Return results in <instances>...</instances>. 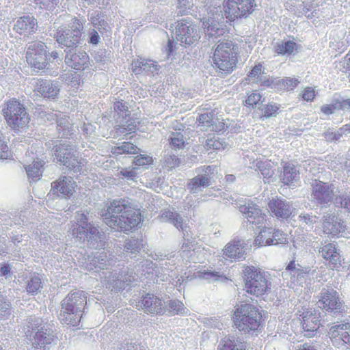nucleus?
<instances>
[{
  "instance_id": "de8ad7c7",
  "label": "nucleus",
  "mask_w": 350,
  "mask_h": 350,
  "mask_svg": "<svg viewBox=\"0 0 350 350\" xmlns=\"http://www.w3.org/2000/svg\"><path fill=\"white\" fill-rule=\"evenodd\" d=\"M226 146L224 139H221L218 137L207 139L206 140V147L207 150H224Z\"/></svg>"
},
{
  "instance_id": "20e7f679",
  "label": "nucleus",
  "mask_w": 350,
  "mask_h": 350,
  "mask_svg": "<svg viewBox=\"0 0 350 350\" xmlns=\"http://www.w3.org/2000/svg\"><path fill=\"white\" fill-rule=\"evenodd\" d=\"M25 336L29 343L36 349L46 350L56 338L51 323L42 318L30 316L27 319Z\"/></svg>"
},
{
  "instance_id": "a878e982",
  "label": "nucleus",
  "mask_w": 350,
  "mask_h": 350,
  "mask_svg": "<svg viewBox=\"0 0 350 350\" xmlns=\"http://www.w3.org/2000/svg\"><path fill=\"white\" fill-rule=\"evenodd\" d=\"M302 327L305 336L312 337L315 335L320 325V314L316 310H310L303 312Z\"/></svg>"
},
{
  "instance_id": "c03bdc74",
  "label": "nucleus",
  "mask_w": 350,
  "mask_h": 350,
  "mask_svg": "<svg viewBox=\"0 0 350 350\" xmlns=\"http://www.w3.org/2000/svg\"><path fill=\"white\" fill-rule=\"evenodd\" d=\"M61 79L62 81L73 89H77L80 85V78L75 72L65 73L61 75Z\"/></svg>"
},
{
  "instance_id": "6e6d98bb",
  "label": "nucleus",
  "mask_w": 350,
  "mask_h": 350,
  "mask_svg": "<svg viewBox=\"0 0 350 350\" xmlns=\"http://www.w3.org/2000/svg\"><path fill=\"white\" fill-rule=\"evenodd\" d=\"M271 237L273 241L272 245L283 244L286 241L285 234L279 230H275L272 228Z\"/></svg>"
},
{
  "instance_id": "2f4dec72",
  "label": "nucleus",
  "mask_w": 350,
  "mask_h": 350,
  "mask_svg": "<svg viewBox=\"0 0 350 350\" xmlns=\"http://www.w3.org/2000/svg\"><path fill=\"white\" fill-rule=\"evenodd\" d=\"M75 182L70 176H63L52 183V189L59 193L62 198H70L75 192Z\"/></svg>"
},
{
  "instance_id": "864d4df0",
  "label": "nucleus",
  "mask_w": 350,
  "mask_h": 350,
  "mask_svg": "<svg viewBox=\"0 0 350 350\" xmlns=\"http://www.w3.org/2000/svg\"><path fill=\"white\" fill-rule=\"evenodd\" d=\"M256 167L258 170L264 178H270L273 174V171L270 167V164L266 162L258 161L256 164Z\"/></svg>"
},
{
  "instance_id": "603ef678",
  "label": "nucleus",
  "mask_w": 350,
  "mask_h": 350,
  "mask_svg": "<svg viewBox=\"0 0 350 350\" xmlns=\"http://www.w3.org/2000/svg\"><path fill=\"white\" fill-rule=\"evenodd\" d=\"M177 10L178 15L187 14L193 6V3L188 0H177Z\"/></svg>"
},
{
  "instance_id": "e433bc0d",
  "label": "nucleus",
  "mask_w": 350,
  "mask_h": 350,
  "mask_svg": "<svg viewBox=\"0 0 350 350\" xmlns=\"http://www.w3.org/2000/svg\"><path fill=\"white\" fill-rule=\"evenodd\" d=\"M44 283L41 276L38 273H33L26 282V291L32 295H37L43 288Z\"/></svg>"
},
{
  "instance_id": "4d7b16f0",
  "label": "nucleus",
  "mask_w": 350,
  "mask_h": 350,
  "mask_svg": "<svg viewBox=\"0 0 350 350\" xmlns=\"http://www.w3.org/2000/svg\"><path fill=\"white\" fill-rule=\"evenodd\" d=\"M115 350H144L143 347L139 345L130 342L129 340L123 341Z\"/></svg>"
},
{
  "instance_id": "ea45409f",
  "label": "nucleus",
  "mask_w": 350,
  "mask_h": 350,
  "mask_svg": "<svg viewBox=\"0 0 350 350\" xmlns=\"http://www.w3.org/2000/svg\"><path fill=\"white\" fill-rule=\"evenodd\" d=\"M296 47V43L291 40L278 42L274 44L275 52L278 55H291Z\"/></svg>"
},
{
  "instance_id": "e2e57ef3",
  "label": "nucleus",
  "mask_w": 350,
  "mask_h": 350,
  "mask_svg": "<svg viewBox=\"0 0 350 350\" xmlns=\"http://www.w3.org/2000/svg\"><path fill=\"white\" fill-rule=\"evenodd\" d=\"M336 104H338L337 98L333 99V100L332 101V103L330 105H326L322 106L321 111L326 115L332 114L335 110L339 109V108H335V106H336Z\"/></svg>"
},
{
  "instance_id": "f257e3e1",
  "label": "nucleus",
  "mask_w": 350,
  "mask_h": 350,
  "mask_svg": "<svg viewBox=\"0 0 350 350\" xmlns=\"http://www.w3.org/2000/svg\"><path fill=\"white\" fill-rule=\"evenodd\" d=\"M117 258L105 250L96 252L92 258L88 269L98 273L103 285L111 291L118 293L133 282L135 277L127 268L120 267Z\"/></svg>"
},
{
  "instance_id": "a18cd8bd",
  "label": "nucleus",
  "mask_w": 350,
  "mask_h": 350,
  "mask_svg": "<svg viewBox=\"0 0 350 350\" xmlns=\"http://www.w3.org/2000/svg\"><path fill=\"white\" fill-rule=\"evenodd\" d=\"M137 146L130 142H123L120 146H116L112 149V152L115 154H135L137 152Z\"/></svg>"
},
{
  "instance_id": "f3484780",
  "label": "nucleus",
  "mask_w": 350,
  "mask_h": 350,
  "mask_svg": "<svg viewBox=\"0 0 350 350\" xmlns=\"http://www.w3.org/2000/svg\"><path fill=\"white\" fill-rule=\"evenodd\" d=\"M256 6L255 0H227L224 5L226 18L233 21L247 16Z\"/></svg>"
},
{
  "instance_id": "58836bf2",
  "label": "nucleus",
  "mask_w": 350,
  "mask_h": 350,
  "mask_svg": "<svg viewBox=\"0 0 350 350\" xmlns=\"http://www.w3.org/2000/svg\"><path fill=\"white\" fill-rule=\"evenodd\" d=\"M44 162L43 161H33V162L25 167V170L29 178L32 181H36L40 179L42 176L43 166Z\"/></svg>"
},
{
  "instance_id": "9d476101",
  "label": "nucleus",
  "mask_w": 350,
  "mask_h": 350,
  "mask_svg": "<svg viewBox=\"0 0 350 350\" xmlns=\"http://www.w3.org/2000/svg\"><path fill=\"white\" fill-rule=\"evenodd\" d=\"M234 316L236 327L245 334L258 330L261 325L262 315L255 306L243 304L237 309Z\"/></svg>"
},
{
  "instance_id": "f03ea898",
  "label": "nucleus",
  "mask_w": 350,
  "mask_h": 350,
  "mask_svg": "<svg viewBox=\"0 0 350 350\" xmlns=\"http://www.w3.org/2000/svg\"><path fill=\"white\" fill-rule=\"evenodd\" d=\"M103 221L111 228L126 232L136 227L141 221V213L131 206L125 198L113 200L102 212Z\"/></svg>"
},
{
  "instance_id": "680f3d73",
  "label": "nucleus",
  "mask_w": 350,
  "mask_h": 350,
  "mask_svg": "<svg viewBox=\"0 0 350 350\" xmlns=\"http://www.w3.org/2000/svg\"><path fill=\"white\" fill-rule=\"evenodd\" d=\"M152 162V159L151 157L142 154L137 156L133 161V163L136 166H144L146 165H149Z\"/></svg>"
},
{
  "instance_id": "9b49d317",
  "label": "nucleus",
  "mask_w": 350,
  "mask_h": 350,
  "mask_svg": "<svg viewBox=\"0 0 350 350\" xmlns=\"http://www.w3.org/2000/svg\"><path fill=\"white\" fill-rule=\"evenodd\" d=\"M56 162L65 165L74 172H81L84 167L83 159H79L75 146L70 142H64L53 148Z\"/></svg>"
},
{
  "instance_id": "2eb2a0df",
  "label": "nucleus",
  "mask_w": 350,
  "mask_h": 350,
  "mask_svg": "<svg viewBox=\"0 0 350 350\" xmlns=\"http://www.w3.org/2000/svg\"><path fill=\"white\" fill-rule=\"evenodd\" d=\"M215 167L208 165L202 166L196 170L197 175L189 179L187 183V189L191 193L198 194L203 191L204 189L213 184Z\"/></svg>"
},
{
  "instance_id": "8fccbe9b",
  "label": "nucleus",
  "mask_w": 350,
  "mask_h": 350,
  "mask_svg": "<svg viewBox=\"0 0 350 350\" xmlns=\"http://www.w3.org/2000/svg\"><path fill=\"white\" fill-rule=\"evenodd\" d=\"M170 312L176 314H183L187 312L188 310L184 304L178 299L170 300L167 305Z\"/></svg>"
},
{
  "instance_id": "338daca9",
  "label": "nucleus",
  "mask_w": 350,
  "mask_h": 350,
  "mask_svg": "<svg viewBox=\"0 0 350 350\" xmlns=\"http://www.w3.org/2000/svg\"><path fill=\"white\" fill-rule=\"evenodd\" d=\"M164 164L169 168L175 167L179 164V159L175 154L170 155L165 158Z\"/></svg>"
},
{
  "instance_id": "0eeeda50",
  "label": "nucleus",
  "mask_w": 350,
  "mask_h": 350,
  "mask_svg": "<svg viewBox=\"0 0 350 350\" xmlns=\"http://www.w3.org/2000/svg\"><path fill=\"white\" fill-rule=\"evenodd\" d=\"M238 46L231 40L219 42L214 51L213 64L220 72L230 73L237 62Z\"/></svg>"
},
{
  "instance_id": "473e14b6",
  "label": "nucleus",
  "mask_w": 350,
  "mask_h": 350,
  "mask_svg": "<svg viewBox=\"0 0 350 350\" xmlns=\"http://www.w3.org/2000/svg\"><path fill=\"white\" fill-rule=\"evenodd\" d=\"M132 69L135 75H154L157 73L159 66L152 60L140 58L133 61Z\"/></svg>"
},
{
  "instance_id": "f704fd0d",
  "label": "nucleus",
  "mask_w": 350,
  "mask_h": 350,
  "mask_svg": "<svg viewBox=\"0 0 350 350\" xmlns=\"http://www.w3.org/2000/svg\"><path fill=\"white\" fill-rule=\"evenodd\" d=\"M246 345L243 339L234 336H228L222 338L217 350H245Z\"/></svg>"
},
{
  "instance_id": "0e129e2a",
  "label": "nucleus",
  "mask_w": 350,
  "mask_h": 350,
  "mask_svg": "<svg viewBox=\"0 0 350 350\" xmlns=\"http://www.w3.org/2000/svg\"><path fill=\"white\" fill-rule=\"evenodd\" d=\"M262 66L261 64H258L256 65L254 67H253L248 76L255 80L256 83H258V79L262 77L260 75L262 72Z\"/></svg>"
},
{
  "instance_id": "7c9ffc66",
  "label": "nucleus",
  "mask_w": 350,
  "mask_h": 350,
  "mask_svg": "<svg viewBox=\"0 0 350 350\" xmlns=\"http://www.w3.org/2000/svg\"><path fill=\"white\" fill-rule=\"evenodd\" d=\"M319 252L321 256L329 261L332 269L338 268L340 266V255L336 245L333 243H328L319 247Z\"/></svg>"
},
{
  "instance_id": "bb28decb",
  "label": "nucleus",
  "mask_w": 350,
  "mask_h": 350,
  "mask_svg": "<svg viewBox=\"0 0 350 350\" xmlns=\"http://www.w3.org/2000/svg\"><path fill=\"white\" fill-rule=\"evenodd\" d=\"M139 304L146 313L162 314L165 312L163 301L152 294L148 293L142 297Z\"/></svg>"
},
{
  "instance_id": "37998d69",
  "label": "nucleus",
  "mask_w": 350,
  "mask_h": 350,
  "mask_svg": "<svg viewBox=\"0 0 350 350\" xmlns=\"http://www.w3.org/2000/svg\"><path fill=\"white\" fill-rule=\"evenodd\" d=\"M169 144L172 149L181 150L185 147V138L180 132H172L170 135Z\"/></svg>"
},
{
  "instance_id": "4be33fe9",
  "label": "nucleus",
  "mask_w": 350,
  "mask_h": 350,
  "mask_svg": "<svg viewBox=\"0 0 350 350\" xmlns=\"http://www.w3.org/2000/svg\"><path fill=\"white\" fill-rule=\"evenodd\" d=\"M322 219L323 229L325 234L338 237L345 233L347 228L345 222L334 213H323Z\"/></svg>"
},
{
  "instance_id": "a211bd4d",
  "label": "nucleus",
  "mask_w": 350,
  "mask_h": 350,
  "mask_svg": "<svg viewBox=\"0 0 350 350\" xmlns=\"http://www.w3.org/2000/svg\"><path fill=\"white\" fill-rule=\"evenodd\" d=\"M317 304L319 308L333 313L336 317L344 310L338 293L331 287L321 290Z\"/></svg>"
},
{
  "instance_id": "4c0bfd02",
  "label": "nucleus",
  "mask_w": 350,
  "mask_h": 350,
  "mask_svg": "<svg viewBox=\"0 0 350 350\" xmlns=\"http://www.w3.org/2000/svg\"><path fill=\"white\" fill-rule=\"evenodd\" d=\"M299 180V170L291 163H286L284 167L282 180L285 185H291Z\"/></svg>"
},
{
  "instance_id": "c9c22d12",
  "label": "nucleus",
  "mask_w": 350,
  "mask_h": 350,
  "mask_svg": "<svg viewBox=\"0 0 350 350\" xmlns=\"http://www.w3.org/2000/svg\"><path fill=\"white\" fill-rule=\"evenodd\" d=\"M332 337H340L346 344L350 346V323H341L330 328Z\"/></svg>"
},
{
  "instance_id": "bf43d9fd",
  "label": "nucleus",
  "mask_w": 350,
  "mask_h": 350,
  "mask_svg": "<svg viewBox=\"0 0 350 350\" xmlns=\"http://www.w3.org/2000/svg\"><path fill=\"white\" fill-rule=\"evenodd\" d=\"M264 113L266 117L274 116L277 111L279 109V106L277 104L262 105V109H260Z\"/></svg>"
},
{
  "instance_id": "5fc2aeb1",
  "label": "nucleus",
  "mask_w": 350,
  "mask_h": 350,
  "mask_svg": "<svg viewBox=\"0 0 350 350\" xmlns=\"http://www.w3.org/2000/svg\"><path fill=\"white\" fill-rule=\"evenodd\" d=\"M299 83L298 79L294 78H285L279 81L280 85L284 90H293Z\"/></svg>"
},
{
  "instance_id": "393cba45",
  "label": "nucleus",
  "mask_w": 350,
  "mask_h": 350,
  "mask_svg": "<svg viewBox=\"0 0 350 350\" xmlns=\"http://www.w3.org/2000/svg\"><path fill=\"white\" fill-rule=\"evenodd\" d=\"M245 243L241 239H234L228 243L223 250L224 258L232 260L245 258Z\"/></svg>"
},
{
  "instance_id": "5701e85b",
  "label": "nucleus",
  "mask_w": 350,
  "mask_h": 350,
  "mask_svg": "<svg viewBox=\"0 0 350 350\" xmlns=\"http://www.w3.org/2000/svg\"><path fill=\"white\" fill-rule=\"evenodd\" d=\"M224 27V18L218 10L213 13L212 16L203 18L204 32L209 37L217 38L224 35L226 31Z\"/></svg>"
},
{
  "instance_id": "412c9836",
  "label": "nucleus",
  "mask_w": 350,
  "mask_h": 350,
  "mask_svg": "<svg viewBox=\"0 0 350 350\" xmlns=\"http://www.w3.org/2000/svg\"><path fill=\"white\" fill-rule=\"evenodd\" d=\"M33 90L44 98L54 100L57 98L60 90V82L57 80L38 79L32 84Z\"/></svg>"
},
{
  "instance_id": "72a5a7b5",
  "label": "nucleus",
  "mask_w": 350,
  "mask_h": 350,
  "mask_svg": "<svg viewBox=\"0 0 350 350\" xmlns=\"http://www.w3.org/2000/svg\"><path fill=\"white\" fill-rule=\"evenodd\" d=\"M117 122L120 124L112 131L111 135L113 137H126L128 134L134 133L139 124L137 118H129L127 120H119Z\"/></svg>"
},
{
  "instance_id": "3c124183",
  "label": "nucleus",
  "mask_w": 350,
  "mask_h": 350,
  "mask_svg": "<svg viewBox=\"0 0 350 350\" xmlns=\"http://www.w3.org/2000/svg\"><path fill=\"white\" fill-rule=\"evenodd\" d=\"M336 206H340L350 212V195L345 192L344 194L338 196L336 198Z\"/></svg>"
},
{
  "instance_id": "423d86ee",
  "label": "nucleus",
  "mask_w": 350,
  "mask_h": 350,
  "mask_svg": "<svg viewBox=\"0 0 350 350\" xmlns=\"http://www.w3.org/2000/svg\"><path fill=\"white\" fill-rule=\"evenodd\" d=\"M306 183L310 185V201L317 205L323 207L329 206L332 203L336 205V198L344 193L336 191L335 185L329 182H324L320 180V176L312 174L306 178Z\"/></svg>"
},
{
  "instance_id": "6ab92c4d",
  "label": "nucleus",
  "mask_w": 350,
  "mask_h": 350,
  "mask_svg": "<svg viewBox=\"0 0 350 350\" xmlns=\"http://www.w3.org/2000/svg\"><path fill=\"white\" fill-rule=\"evenodd\" d=\"M174 34L180 44L191 45L200 38L198 27L187 19L178 22Z\"/></svg>"
},
{
  "instance_id": "4468645a",
  "label": "nucleus",
  "mask_w": 350,
  "mask_h": 350,
  "mask_svg": "<svg viewBox=\"0 0 350 350\" xmlns=\"http://www.w3.org/2000/svg\"><path fill=\"white\" fill-rule=\"evenodd\" d=\"M161 219L163 221L169 222L173 224L178 230H181L184 236V242L181 246V252L183 258H189L188 254L195 250V245L193 241L189 238L187 231L188 226L185 224L184 218L176 211L170 209H165L162 211Z\"/></svg>"
},
{
  "instance_id": "79ce46f5",
  "label": "nucleus",
  "mask_w": 350,
  "mask_h": 350,
  "mask_svg": "<svg viewBox=\"0 0 350 350\" xmlns=\"http://www.w3.org/2000/svg\"><path fill=\"white\" fill-rule=\"evenodd\" d=\"M113 109L116 113L114 118H116V120H127V117L130 118V111H129L126 103L124 100L115 102Z\"/></svg>"
},
{
  "instance_id": "052dcab7",
  "label": "nucleus",
  "mask_w": 350,
  "mask_h": 350,
  "mask_svg": "<svg viewBox=\"0 0 350 350\" xmlns=\"http://www.w3.org/2000/svg\"><path fill=\"white\" fill-rule=\"evenodd\" d=\"M199 276L206 280L215 281L219 280L221 275L217 271L204 270L203 272H200Z\"/></svg>"
},
{
  "instance_id": "774afa93",
  "label": "nucleus",
  "mask_w": 350,
  "mask_h": 350,
  "mask_svg": "<svg viewBox=\"0 0 350 350\" xmlns=\"http://www.w3.org/2000/svg\"><path fill=\"white\" fill-rule=\"evenodd\" d=\"M338 104H336L335 108H339V109L350 111V98H337Z\"/></svg>"
},
{
  "instance_id": "49530a36",
  "label": "nucleus",
  "mask_w": 350,
  "mask_h": 350,
  "mask_svg": "<svg viewBox=\"0 0 350 350\" xmlns=\"http://www.w3.org/2000/svg\"><path fill=\"white\" fill-rule=\"evenodd\" d=\"M142 247V241L137 239H129L124 245V251L126 253L136 254Z\"/></svg>"
},
{
  "instance_id": "13d9d810",
  "label": "nucleus",
  "mask_w": 350,
  "mask_h": 350,
  "mask_svg": "<svg viewBox=\"0 0 350 350\" xmlns=\"http://www.w3.org/2000/svg\"><path fill=\"white\" fill-rule=\"evenodd\" d=\"M299 221L308 226H313L317 221L318 217L309 213H304L299 215Z\"/></svg>"
},
{
  "instance_id": "6e6552de",
  "label": "nucleus",
  "mask_w": 350,
  "mask_h": 350,
  "mask_svg": "<svg viewBox=\"0 0 350 350\" xmlns=\"http://www.w3.org/2000/svg\"><path fill=\"white\" fill-rule=\"evenodd\" d=\"M83 24L80 19L72 18L70 21L57 27L54 32V38L57 42L66 50L76 49L81 42Z\"/></svg>"
},
{
  "instance_id": "7ed1b4c3",
  "label": "nucleus",
  "mask_w": 350,
  "mask_h": 350,
  "mask_svg": "<svg viewBox=\"0 0 350 350\" xmlns=\"http://www.w3.org/2000/svg\"><path fill=\"white\" fill-rule=\"evenodd\" d=\"M77 211L75 215L76 221L72 224L71 232L80 243H87L91 248L97 249L104 246V234L94 226L88 217V211Z\"/></svg>"
},
{
  "instance_id": "b1692460",
  "label": "nucleus",
  "mask_w": 350,
  "mask_h": 350,
  "mask_svg": "<svg viewBox=\"0 0 350 350\" xmlns=\"http://www.w3.org/2000/svg\"><path fill=\"white\" fill-rule=\"evenodd\" d=\"M65 63L69 67L77 70H83L89 64V56L83 51L75 49H65Z\"/></svg>"
},
{
  "instance_id": "ddd939ff",
  "label": "nucleus",
  "mask_w": 350,
  "mask_h": 350,
  "mask_svg": "<svg viewBox=\"0 0 350 350\" xmlns=\"http://www.w3.org/2000/svg\"><path fill=\"white\" fill-rule=\"evenodd\" d=\"M2 111L8 124L15 130L25 127L29 122L25 107L15 99L9 100Z\"/></svg>"
},
{
  "instance_id": "c756f323",
  "label": "nucleus",
  "mask_w": 350,
  "mask_h": 350,
  "mask_svg": "<svg viewBox=\"0 0 350 350\" xmlns=\"http://www.w3.org/2000/svg\"><path fill=\"white\" fill-rule=\"evenodd\" d=\"M38 22L32 16L27 15L17 19L14 30L21 36H27L37 31Z\"/></svg>"
},
{
  "instance_id": "c85d7f7f",
  "label": "nucleus",
  "mask_w": 350,
  "mask_h": 350,
  "mask_svg": "<svg viewBox=\"0 0 350 350\" xmlns=\"http://www.w3.org/2000/svg\"><path fill=\"white\" fill-rule=\"evenodd\" d=\"M268 206L270 211L277 218H288L293 212L291 202L282 198H272L269 201Z\"/></svg>"
},
{
  "instance_id": "39448f33",
  "label": "nucleus",
  "mask_w": 350,
  "mask_h": 350,
  "mask_svg": "<svg viewBox=\"0 0 350 350\" xmlns=\"http://www.w3.org/2000/svg\"><path fill=\"white\" fill-rule=\"evenodd\" d=\"M86 304L84 291L70 292L62 302L59 319L65 324L77 326L81 321Z\"/></svg>"
},
{
  "instance_id": "1a4fd4ad",
  "label": "nucleus",
  "mask_w": 350,
  "mask_h": 350,
  "mask_svg": "<svg viewBox=\"0 0 350 350\" xmlns=\"http://www.w3.org/2000/svg\"><path fill=\"white\" fill-rule=\"evenodd\" d=\"M243 274L247 293L258 297L270 291L271 284L265 272L254 266H245Z\"/></svg>"
},
{
  "instance_id": "69168bd1",
  "label": "nucleus",
  "mask_w": 350,
  "mask_h": 350,
  "mask_svg": "<svg viewBox=\"0 0 350 350\" xmlns=\"http://www.w3.org/2000/svg\"><path fill=\"white\" fill-rule=\"evenodd\" d=\"M325 138L328 142L338 141L342 137V133L340 132V129L336 131H327L324 134Z\"/></svg>"
},
{
  "instance_id": "aec40b11",
  "label": "nucleus",
  "mask_w": 350,
  "mask_h": 350,
  "mask_svg": "<svg viewBox=\"0 0 350 350\" xmlns=\"http://www.w3.org/2000/svg\"><path fill=\"white\" fill-rule=\"evenodd\" d=\"M239 211L252 228H260L266 222V215L262 210L255 203L250 200L244 202L239 206Z\"/></svg>"
},
{
  "instance_id": "f8f14e48",
  "label": "nucleus",
  "mask_w": 350,
  "mask_h": 350,
  "mask_svg": "<svg viewBox=\"0 0 350 350\" xmlns=\"http://www.w3.org/2000/svg\"><path fill=\"white\" fill-rule=\"evenodd\" d=\"M315 270L308 267H303L296 263L294 260L291 261L286 266L285 270L282 273V276L285 280H290V287L295 286H304L310 284L312 279L315 275Z\"/></svg>"
},
{
  "instance_id": "a19ab883",
  "label": "nucleus",
  "mask_w": 350,
  "mask_h": 350,
  "mask_svg": "<svg viewBox=\"0 0 350 350\" xmlns=\"http://www.w3.org/2000/svg\"><path fill=\"white\" fill-rule=\"evenodd\" d=\"M272 232L271 228L265 227L260 230L259 234L254 240V243L258 246L271 245L273 243V239L271 234Z\"/></svg>"
},
{
  "instance_id": "cd10ccee",
  "label": "nucleus",
  "mask_w": 350,
  "mask_h": 350,
  "mask_svg": "<svg viewBox=\"0 0 350 350\" xmlns=\"http://www.w3.org/2000/svg\"><path fill=\"white\" fill-rule=\"evenodd\" d=\"M197 120L199 122L198 126L203 127L204 130L215 132H221L225 130V124L215 118L213 111L200 114Z\"/></svg>"
},
{
  "instance_id": "09e8293b",
  "label": "nucleus",
  "mask_w": 350,
  "mask_h": 350,
  "mask_svg": "<svg viewBox=\"0 0 350 350\" xmlns=\"http://www.w3.org/2000/svg\"><path fill=\"white\" fill-rule=\"evenodd\" d=\"M261 98L262 96L258 92H252L246 99L245 104L247 106H252L253 108L262 109L264 100L261 101Z\"/></svg>"
},
{
  "instance_id": "dca6fc26",
  "label": "nucleus",
  "mask_w": 350,
  "mask_h": 350,
  "mask_svg": "<svg viewBox=\"0 0 350 350\" xmlns=\"http://www.w3.org/2000/svg\"><path fill=\"white\" fill-rule=\"evenodd\" d=\"M26 59L27 63L35 69H44L48 64L44 43L40 41L29 42L27 44Z\"/></svg>"
}]
</instances>
